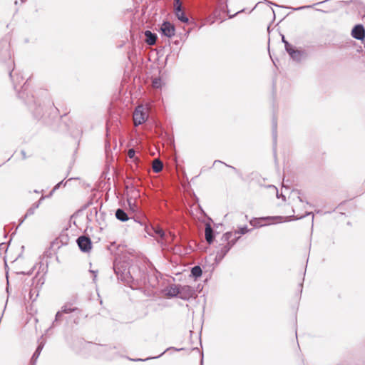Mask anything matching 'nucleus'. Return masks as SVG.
I'll return each mask as SVG.
<instances>
[{
	"instance_id": "nucleus-12",
	"label": "nucleus",
	"mask_w": 365,
	"mask_h": 365,
	"mask_svg": "<svg viewBox=\"0 0 365 365\" xmlns=\"http://www.w3.org/2000/svg\"><path fill=\"white\" fill-rule=\"evenodd\" d=\"M145 42L150 46L155 45L157 41V35L150 31H145Z\"/></svg>"
},
{
	"instance_id": "nucleus-36",
	"label": "nucleus",
	"mask_w": 365,
	"mask_h": 365,
	"mask_svg": "<svg viewBox=\"0 0 365 365\" xmlns=\"http://www.w3.org/2000/svg\"><path fill=\"white\" fill-rule=\"evenodd\" d=\"M22 93H23V91L19 92V96L20 98H23L24 97L22 96Z\"/></svg>"
},
{
	"instance_id": "nucleus-5",
	"label": "nucleus",
	"mask_w": 365,
	"mask_h": 365,
	"mask_svg": "<svg viewBox=\"0 0 365 365\" xmlns=\"http://www.w3.org/2000/svg\"><path fill=\"white\" fill-rule=\"evenodd\" d=\"M160 31L163 35L171 38L175 35V28L170 22L164 21L160 26Z\"/></svg>"
},
{
	"instance_id": "nucleus-30",
	"label": "nucleus",
	"mask_w": 365,
	"mask_h": 365,
	"mask_svg": "<svg viewBox=\"0 0 365 365\" xmlns=\"http://www.w3.org/2000/svg\"><path fill=\"white\" fill-rule=\"evenodd\" d=\"M135 151L134 149L131 148V149H129L128 151V156L130 158H135Z\"/></svg>"
},
{
	"instance_id": "nucleus-2",
	"label": "nucleus",
	"mask_w": 365,
	"mask_h": 365,
	"mask_svg": "<svg viewBox=\"0 0 365 365\" xmlns=\"http://www.w3.org/2000/svg\"><path fill=\"white\" fill-rule=\"evenodd\" d=\"M143 106H138L133 113V121L135 126L143 123L148 117V115Z\"/></svg>"
},
{
	"instance_id": "nucleus-27",
	"label": "nucleus",
	"mask_w": 365,
	"mask_h": 365,
	"mask_svg": "<svg viewBox=\"0 0 365 365\" xmlns=\"http://www.w3.org/2000/svg\"><path fill=\"white\" fill-rule=\"evenodd\" d=\"M170 349H173V348L170 347V348L167 349L166 350H165L163 352H162L160 355H158L157 356L148 357L145 359H133V361H146V360L151 359H158V358L160 357L163 354H165L168 350H169Z\"/></svg>"
},
{
	"instance_id": "nucleus-17",
	"label": "nucleus",
	"mask_w": 365,
	"mask_h": 365,
	"mask_svg": "<svg viewBox=\"0 0 365 365\" xmlns=\"http://www.w3.org/2000/svg\"><path fill=\"white\" fill-rule=\"evenodd\" d=\"M115 217L121 222H125L128 220L127 213L122 209H118L115 212Z\"/></svg>"
},
{
	"instance_id": "nucleus-33",
	"label": "nucleus",
	"mask_w": 365,
	"mask_h": 365,
	"mask_svg": "<svg viewBox=\"0 0 365 365\" xmlns=\"http://www.w3.org/2000/svg\"><path fill=\"white\" fill-rule=\"evenodd\" d=\"M5 51L6 53L7 56L10 58V53H9V51L8 50V48H7L6 45V50H5Z\"/></svg>"
},
{
	"instance_id": "nucleus-28",
	"label": "nucleus",
	"mask_w": 365,
	"mask_h": 365,
	"mask_svg": "<svg viewBox=\"0 0 365 365\" xmlns=\"http://www.w3.org/2000/svg\"><path fill=\"white\" fill-rule=\"evenodd\" d=\"M282 42L284 44V48L287 52H288V50L292 49L293 48L292 45H291L287 41H286L284 36H282Z\"/></svg>"
},
{
	"instance_id": "nucleus-8",
	"label": "nucleus",
	"mask_w": 365,
	"mask_h": 365,
	"mask_svg": "<svg viewBox=\"0 0 365 365\" xmlns=\"http://www.w3.org/2000/svg\"><path fill=\"white\" fill-rule=\"evenodd\" d=\"M289 55L295 61L299 62L302 58L307 56V53L304 50L294 49L293 47L292 49L288 50Z\"/></svg>"
},
{
	"instance_id": "nucleus-4",
	"label": "nucleus",
	"mask_w": 365,
	"mask_h": 365,
	"mask_svg": "<svg viewBox=\"0 0 365 365\" xmlns=\"http://www.w3.org/2000/svg\"><path fill=\"white\" fill-rule=\"evenodd\" d=\"M77 244L79 247V249L83 252H88L91 250L92 243L91 240L88 237L86 236H80L77 240Z\"/></svg>"
},
{
	"instance_id": "nucleus-7",
	"label": "nucleus",
	"mask_w": 365,
	"mask_h": 365,
	"mask_svg": "<svg viewBox=\"0 0 365 365\" xmlns=\"http://www.w3.org/2000/svg\"><path fill=\"white\" fill-rule=\"evenodd\" d=\"M126 189L129 190L131 194V197L128 198V203L129 206L131 207L133 205H135V200L137 197L140 196L139 191L135 187L133 184L126 185Z\"/></svg>"
},
{
	"instance_id": "nucleus-32",
	"label": "nucleus",
	"mask_w": 365,
	"mask_h": 365,
	"mask_svg": "<svg viewBox=\"0 0 365 365\" xmlns=\"http://www.w3.org/2000/svg\"><path fill=\"white\" fill-rule=\"evenodd\" d=\"M312 6H300V7H298V8H295L294 9V10H302V9H307V8H312Z\"/></svg>"
},
{
	"instance_id": "nucleus-42",
	"label": "nucleus",
	"mask_w": 365,
	"mask_h": 365,
	"mask_svg": "<svg viewBox=\"0 0 365 365\" xmlns=\"http://www.w3.org/2000/svg\"><path fill=\"white\" fill-rule=\"evenodd\" d=\"M26 0H21L22 3L25 2Z\"/></svg>"
},
{
	"instance_id": "nucleus-29",
	"label": "nucleus",
	"mask_w": 365,
	"mask_h": 365,
	"mask_svg": "<svg viewBox=\"0 0 365 365\" xmlns=\"http://www.w3.org/2000/svg\"><path fill=\"white\" fill-rule=\"evenodd\" d=\"M66 185V182H64L63 180H61V182H59L58 183H57L54 187L53 188L51 194H52L53 192H55L57 189H58L61 185H63L65 186Z\"/></svg>"
},
{
	"instance_id": "nucleus-21",
	"label": "nucleus",
	"mask_w": 365,
	"mask_h": 365,
	"mask_svg": "<svg viewBox=\"0 0 365 365\" xmlns=\"http://www.w3.org/2000/svg\"><path fill=\"white\" fill-rule=\"evenodd\" d=\"M277 119L275 118H273V119H272V138H273V141H274V145H276V143H277Z\"/></svg>"
},
{
	"instance_id": "nucleus-40",
	"label": "nucleus",
	"mask_w": 365,
	"mask_h": 365,
	"mask_svg": "<svg viewBox=\"0 0 365 365\" xmlns=\"http://www.w3.org/2000/svg\"><path fill=\"white\" fill-rule=\"evenodd\" d=\"M327 0L325 1H322V3H324ZM319 4H321V2H319ZM317 4H319V3H317Z\"/></svg>"
},
{
	"instance_id": "nucleus-26",
	"label": "nucleus",
	"mask_w": 365,
	"mask_h": 365,
	"mask_svg": "<svg viewBox=\"0 0 365 365\" xmlns=\"http://www.w3.org/2000/svg\"><path fill=\"white\" fill-rule=\"evenodd\" d=\"M182 8V4L180 0H174V11L178 10L180 11V9Z\"/></svg>"
},
{
	"instance_id": "nucleus-18",
	"label": "nucleus",
	"mask_w": 365,
	"mask_h": 365,
	"mask_svg": "<svg viewBox=\"0 0 365 365\" xmlns=\"http://www.w3.org/2000/svg\"><path fill=\"white\" fill-rule=\"evenodd\" d=\"M175 14L178 20H180L181 22L183 23H187L189 21V19L185 15V12L182 10V8L180 9V11L178 12V10H175Z\"/></svg>"
},
{
	"instance_id": "nucleus-34",
	"label": "nucleus",
	"mask_w": 365,
	"mask_h": 365,
	"mask_svg": "<svg viewBox=\"0 0 365 365\" xmlns=\"http://www.w3.org/2000/svg\"><path fill=\"white\" fill-rule=\"evenodd\" d=\"M91 272L93 273V280H95L97 277L96 272L94 271H91Z\"/></svg>"
},
{
	"instance_id": "nucleus-23",
	"label": "nucleus",
	"mask_w": 365,
	"mask_h": 365,
	"mask_svg": "<svg viewBox=\"0 0 365 365\" xmlns=\"http://www.w3.org/2000/svg\"><path fill=\"white\" fill-rule=\"evenodd\" d=\"M153 87L155 88H160L162 86V81L160 78H155L152 81Z\"/></svg>"
},
{
	"instance_id": "nucleus-1",
	"label": "nucleus",
	"mask_w": 365,
	"mask_h": 365,
	"mask_svg": "<svg viewBox=\"0 0 365 365\" xmlns=\"http://www.w3.org/2000/svg\"><path fill=\"white\" fill-rule=\"evenodd\" d=\"M239 238L240 237L236 236V233H232V232H227L222 235L221 239L222 243L219 245L215 256V261L217 262L222 260Z\"/></svg>"
},
{
	"instance_id": "nucleus-13",
	"label": "nucleus",
	"mask_w": 365,
	"mask_h": 365,
	"mask_svg": "<svg viewBox=\"0 0 365 365\" xmlns=\"http://www.w3.org/2000/svg\"><path fill=\"white\" fill-rule=\"evenodd\" d=\"M205 234V240L207 242V243L210 245L212 243L214 240L213 230L209 224L206 225Z\"/></svg>"
},
{
	"instance_id": "nucleus-37",
	"label": "nucleus",
	"mask_w": 365,
	"mask_h": 365,
	"mask_svg": "<svg viewBox=\"0 0 365 365\" xmlns=\"http://www.w3.org/2000/svg\"><path fill=\"white\" fill-rule=\"evenodd\" d=\"M26 83H24V85L22 86V89H23V90H26Z\"/></svg>"
},
{
	"instance_id": "nucleus-41",
	"label": "nucleus",
	"mask_w": 365,
	"mask_h": 365,
	"mask_svg": "<svg viewBox=\"0 0 365 365\" xmlns=\"http://www.w3.org/2000/svg\"><path fill=\"white\" fill-rule=\"evenodd\" d=\"M230 168H232L233 170H235V168L232 167V166H229Z\"/></svg>"
},
{
	"instance_id": "nucleus-6",
	"label": "nucleus",
	"mask_w": 365,
	"mask_h": 365,
	"mask_svg": "<svg viewBox=\"0 0 365 365\" xmlns=\"http://www.w3.org/2000/svg\"><path fill=\"white\" fill-rule=\"evenodd\" d=\"M113 270L118 278L121 279L125 278V275L128 272L126 266L120 262L116 261L113 263Z\"/></svg>"
},
{
	"instance_id": "nucleus-22",
	"label": "nucleus",
	"mask_w": 365,
	"mask_h": 365,
	"mask_svg": "<svg viewBox=\"0 0 365 365\" xmlns=\"http://www.w3.org/2000/svg\"><path fill=\"white\" fill-rule=\"evenodd\" d=\"M202 271L200 266L197 265L192 268L191 274L195 278H198L202 275Z\"/></svg>"
},
{
	"instance_id": "nucleus-31",
	"label": "nucleus",
	"mask_w": 365,
	"mask_h": 365,
	"mask_svg": "<svg viewBox=\"0 0 365 365\" xmlns=\"http://www.w3.org/2000/svg\"><path fill=\"white\" fill-rule=\"evenodd\" d=\"M7 249V245L6 243H1L0 244V255L1 252H5Z\"/></svg>"
},
{
	"instance_id": "nucleus-43",
	"label": "nucleus",
	"mask_w": 365,
	"mask_h": 365,
	"mask_svg": "<svg viewBox=\"0 0 365 365\" xmlns=\"http://www.w3.org/2000/svg\"><path fill=\"white\" fill-rule=\"evenodd\" d=\"M31 273H32V272H28L27 274H31Z\"/></svg>"
},
{
	"instance_id": "nucleus-24",
	"label": "nucleus",
	"mask_w": 365,
	"mask_h": 365,
	"mask_svg": "<svg viewBox=\"0 0 365 365\" xmlns=\"http://www.w3.org/2000/svg\"><path fill=\"white\" fill-rule=\"evenodd\" d=\"M250 230L247 228V226H244L241 227L239 230L235 231L233 233H236V236H240V235H245Z\"/></svg>"
},
{
	"instance_id": "nucleus-39",
	"label": "nucleus",
	"mask_w": 365,
	"mask_h": 365,
	"mask_svg": "<svg viewBox=\"0 0 365 365\" xmlns=\"http://www.w3.org/2000/svg\"><path fill=\"white\" fill-rule=\"evenodd\" d=\"M182 349H182V348H181V349H176L175 350H176V351H180V350H182Z\"/></svg>"
},
{
	"instance_id": "nucleus-25",
	"label": "nucleus",
	"mask_w": 365,
	"mask_h": 365,
	"mask_svg": "<svg viewBox=\"0 0 365 365\" xmlns=\"http://www.w3.org/2000/svg\"><path fill=\"white\" fill-rule=\"evenodd\" d=\"M63 314V312L61 310L58 311L56 313V317H55V319H54V321L53 322V324H52V327H54L56 323H57L58 322L62 320Z\"/></svg>"
},
{
	"instance_id": "nucleus-20",
	"label": "nucleus",
	"mask_w": 365,
	"mask_h": 365,
	"mask_svg": "<svg viewBox=\"0 0 365 365\" xmlns=\"http://www.w3.org/2000/svg\"><path fill=\"white\" fill-rule=\"evenodd\" d=\"M61 311L63 314H68L73 312L78 311L77 307H72L71 304H65L61 307Z\"/></svg>"
},
{
	"instance_id": "nucleus-38",
	"label": "nucleus",
	"mask_w": 365,
	"mask_h": 365,
	"mask_svg": "<svg viewBox=\"0 0 365 365\" xmlns=\"http://www.w3.org/2000/svg\"><path fill=\"white\" fill-rule=\"evenodd\" d=\"M218 162L221 163V161H220V160H215L214 163H218Z\"/></svg>"
},
{
	"instance_id": "nucleus-10",
	"label": "nucleus",
	"mask_w": 365,
	"mask_h": 365,
	"mask_svg": "<svg viewBox=\"0 0 365 365\" xmlns=\"http://www.w3.org/2000/svg\"><path fill=\"white\" fill-rule=\"evenodd\" d=\"M44 199V196H41L39 200L34 203L26 211L24 217L20 220V225L29 216L34 214L35 210L39 207L41 201Z\"/></svg>"
},
{
	"instance_id": "nucleus-35",
	"label": "nucleus",
	"mask_w": 365,
	"mask_h": 365,
	"mask_svg": "<svg viewBox=\"0 0 365 365\" xmlns=\"http://www.w3.org/2000/svg\"><path fill=\"white\" fill-rule=\"evenodd\" d=\"M21 154L23 155V158H26V153L24 150L21 151Z\"/></svg>"
},
{
	"instance_id": "nucleus-3",
	"label": "nucleus",
	"mask_w": 365,
	"mask_h": 365,
	"mask_svg": "<svg viewBox=\"0 0 365 365\" xmlns=\"http://www.w3.org/2000/svg\"><path fill=\"white\" fill-rule=\"evenodd\" d=\"M195 294V290L188 285H179V298L188 300Z\"/></svg>"
},
{
	"instance_id": "nucleus-16",
	"label": "nucleus",
	"mask_w": 365,
	"mask_h": 365,
	"mask_svg": "<svg viewBox=\"0 0 365 365\" xmlns=\"http://www.w3.org/2000/svg\"><path fill=\"white\" fill-rule=\"evenodd\" d=\"M167 295L170 297H179V285H172L167 290Z\"/></svg>"
},
{
	"instance_id": "nucleus-15",
	"label": "nucleus",
	"mask_w": 365,
	"mask_h": 365,
	"mask_svg": "<svg viewBox=\"0 0 365 365\" xmlns=\"http://www.w3.org/2000/svg\"><path fill=\"white\" fill-rule=\"evenodd\" d=\"M9 77L11 79L14 81V87L15 89L17 88V84H19L21 81H23L24 78L19 73H15V75H13V69L9 71Z\"/></svg>"
},
{
	"instance_id": "nucleus-19",
	"label": "nucleus",
	"mask_w": 365,
	"mask_h": 365,
	"mask_svg": "<svg viewBox=\"0 0 365 365\" xmlns=\"http://www.w3.org/2000/svg\"><path fill=\"white\" fill-rule=\"evenodd\" d=\"M163 164L159 159H155L153 162V170L155 173H159L163 170Z\"/></svg>"
},
{
	"instance_id": "nucleus-14",
	"label": "nucleus",
	"mask_w": 365,
	"mask_h": 365,
	"mask_svg": "<svg viewBox=\"0 0 365 365\" xmlns=\"http://www.w3.org/2000/svg\"><path fill=\"white\" fill-rule=\"evenodd\" d=\"M44 346L43 342H40L36 350L34 353L31 359V365H36V361L41 354V351H42Z\"/></svg>"
},
{
	"instance_id": "nucleus-11",
	"label": "nucleus",
	"mask_w": 365,
	"mask_h": 365,
	"mask_svg": "<svg viewBox=\"0 0 365 365\" xmlns=\"http://www.w3.org/2000/svg\"><path fill=\"white\" fill-rule=\"evenodd\" d=\"M154 233L160 237V240H158V242L160 244L161 246L165 245L167 240V235L164 230L160 227H152Z\"/></svg>"
},
{
	"instance_id": "nucleus-9",
	"label": "nucleus",
	"mask_w": 365,
	"mask_h": 365,
	"mask_svg": "<svg viewBox=\"0 0 365 365\" xmlns=\"http://www.w3.org/2000/svg\"><path fill=\"white\" fill-rule=\"evenodd\" d=\"M352 36L358 40H363L365 37V29L361 24L356 25L351 31Z\"/></svg>"
}]
</instances>
